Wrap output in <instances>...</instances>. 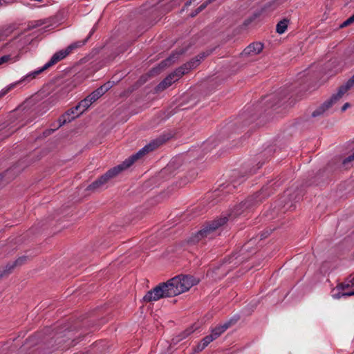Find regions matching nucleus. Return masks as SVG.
I'll return each instance as SVG.
<instances>
[{"instance_id":"nucleus-23","label":"nucleus","mask_w":354,"mask_h":354,"mask_svg":"<svg viewBox=\"0 0 354 354\" xmlns=\"http://www.w3.org/2000/svg\"><path fill=\"white\" fill-rule=\"evenodd\" d=\"M354 84V75L352 76V77L344 84V86L347 88L348 90L350 88H351Z\"/></svg>"},{"instance_id":"nucleus-4","label":"nucleus","mask_w":354,"mask_h":354,"mask_svg":"<svg viewBox=\"0 0 354 354\" xmlns=\"http://www.w3.org/2000/svg\"><path fill=\"white\" fill-rule=\"evenodd\" d=\"M253 205V199L248 198L235 206L230 212L226 215H222L216 220L205 225L196 234V239L200 240L203 238L212 239L219 234V228L229 220L232 221L238 216L242 215L245 211Z\"/></svg>"},{"instance_id":"nucleus-20","label":"nucleus","mask_w":354,"mask_h":354,"mask_svg":"<svg viewBox=\"0 0 354 354\" xmlns=\"http://www.w3.org/2000/svg\"><path fill=\"white\" fill-rule=\"evenodd\" d=\"M354 22V15L349 17L348 19H346L341 26L340 27L343 28L346 26H348L351 23Z\"/></svg>"},{"instance_id":"nucleus-26","label":"nucleus","mask_w":354,"mask_h":354,"mask_svg":"<svg viewBox=\"0 0 354 354\" xmlns=\"http://www.w3.org/2000/svg\"><path fill=\"white\" fill-rule=\"evenodd\" d=\"M25 260H26V257L19 258V259H17L15 261V265L21 264Z\"/></svg>"},{"instance_id":"nucleus-21","label":"nucleus","mask_w":354,"mask_h":354,"mask_svg":"<svg viewBox=\"0 0 354 354\" xmlns=\"http://www.w3.org/2000/svg\"><path fill=\"white\" fill-rule=\"evenodd\" d=\"M11 59L10 55H4L0 57V66L7 63Z\"/></svg>"},{"instance_id":"nucleus-29","label":"nucleus","mask_w":354,"mask_h":354,"mask_svg":"<svg viewBox=\"0 0 354 354\" xmlns=\"http://www.w3.org/2000/svg\"><path fill=\"white\" fill-rule=\"evenodd\" d=\"M211 1H212V0H208V1H207L206 3H204V4L201 5V6L199 7V8H198V9H199V10L201 11V10H202L203 9H204V8L207 6V3H209V2H211Z\"/></svg>"},{"instance_id":"nucleus-2","label":"nucleus","mask_w":354,"mask_h":354,"mask_svg":"<svg viewBox=\"0 0 354 354\" xmlns=\"http://www.w3.org/2000/svg\"><path fill=\"white\" fill-rule=\"evenodd\" d=\"M161 144L162 141L160 140H153L140 149L136 153L126 159L121 164L109 169L106 173L89 185L87 187V190L95 192L103 188L111 178L118 176L123 170L129 168L136 160L142 158L149 151L154 150Z\"/></svg>"},{"instance_id":"nucleus-10","label":"nucleus","mask_w":354,"mask_h":354,"mask_svg":"<svg viewBox=\"0 0 354 354\" xmlns=\"http://www.w3.org/2000/svg\"><path fill=\"white\" fill-rule=\"evenodd\" d=\"M166 283H162L148 291L143 297L145 302H152L159 300L163 297H170L168 288Z\"/></svg>"},{"instance_id":"nucleus-18","label":"nucleus","mask_w":354,"mask_h":354,"mask_svg":"<svg viewBox=\"0 0 354 354\" xmlns=\"http://www.w3.org/2000/svg\"><path fill=\"white\" fill-rule=\"evenodd\" d=\"M177 58H178V56H176V54H173L168 59H167L165 61L162 62L161 64H160V66L161 67H165V66H169L170 64L174 63Z\"/></svg>"},{"instance_id":"nucleus-31","label":"nucleus","mask_w":354,"mask_h":354,"mask_svg":"<svg viewBox=\"0 0 354 354\" xmlns=\"http://www.w3.org/2000/svg\"><path fill=\"white\" fill-rule=\"evenodd\" d=\"M190 3H191V2H189V3H187L186 5L189 6V5H190Z\"/></svg>"},{"instance_id":"nucleus-28","label":"nucleus","mask_w":354,"mask_h":354,"mask_svg":"<svg viewBox=\"0 0 354 354\" xmlns=\"http://www.w3.org/2000/svg\"><path fill=\"white\" fill-rule=\"evenodd\" d=\"M350 106V104L346 102L342 107V111H345Z\"/></svg>"},{"instance_id":"nucleus-22","label":"nucleus","mask_w":354,"mask_h":354,"mask_svg":"<svg viewBox=\"0 0 354 354\" xmlns=\"http://www.w3.org/2000/svg\"><path fill=\"white\" fill-rule=\"evenodd\" d=\"M43 24H44L43 21L41 20L31 22V25H29V28L30 29V28L39 27V26H41Z\"/></svg>"},{"instance_id":"nucleus-14","label":"nucleus","mask_w":354,"mask_h":354,"mask_svg":"<svg viewBox=\"0 0 354 354\" xmlns=\"http://www.w3.org/2000/svg\"><path fill=\"white\" fill-rule=\"evenodd\" d=\"M20 171L21 169H17L15 167L8 169L4 174L0 175V181H1L3 178H6L7 180L12 179L17 174L20 172Z\"/></svg>"},{"instance_id":"nucleus-27","label":"nucleus","mask_w":354,"mask_h":354,"mask_svg":"<svg viewBox=\"0 0 354 354\" xmlns=\"http://www.w3.org/2000/svg\"><path fill=\"white\" fill-rule=\"evenodd\" d=\"M349 285L354 286V274L351 275L349 277V283L347 286Z\"/></svg>"},{"instance_id":"nucleus-25","label":"nucleus","mask_w":354,"mask_h":354,"mask_svg":"<svg viewBox=\"0 0 354 354\" xmlns=\"http://www.w3.org/2000/svg\"><path fill=\"white\" fill-rule=\"evenodd\" d=\"M206 346L205 345H203V342H201L198 345H197V347H196V351H203Z\"/></svg>"},{"instance_id":"nucleus-15","label":"nucleus","mask_w":354,"mask_h":354,"mask_svg":"<svg viewBox=\"0 0 354 354\" xmlns=\"http://www.w3.org/2000/svg\"><path fill=\"white\" fill-rule=\"evenodd\" d=\"M229 326V323H225L221 326L216 327L212 330L211 335L213 336L214 339H216L228 328Z\"/></svg>"},{"instance_id":"nucleus-6","label":"nucleus","mask_w":354,"mask_h":354,"mask_svg":"<svg viewBox=\"0 0 354 354\" xmlns=\"http://www.w3.org/2000/svg\"><path fill=\"white\" fill-rule=\"evenodd\" d=\"M204 57V54L200 55L170 73L157 85L156 88V91L160 92L164 91L173 83L177 82L183 75L188 73L190 70L196 68Z\"/></svg>"},{"instance_id":"nucleus-9","label":"nucleus","mask_w":354,"mask_h":354,"mask_svg":"<svg viewBox=\"0 0 354 354\" xmlns=\"http://www.w3.org/2000/svg\"><path fill=\"white\" fill-rule=\"evenodd\" d=\"M92 104L91 100L87 97L82 100L77 106L64 113L59 120V127L70 122L82 114Z\"/></svg>"},{"instance_id":"nucleus-19","label":"nucleus","mask_w":354,"mask_h":354,"mask_svg":"<svg viewBox=\"0 0 354 354\" xmlns=\"http://www.w3.org/2000/svg\"><path fill=\"white\" fill-rule=\"evenodd\" d=\"M213 340H214V338L210 334L209 335H207L205 337H204L201 342H203V345L207 346V345Z\"/></svg>"},{"instance_id":"nucleus-12","label":"nucleus","mask_w":354,"mask_h":354,"mask_svg":"<svg viewBox=\"0 0 354 354\" xmlns=\"http://www.w3.org/2000/svg\"><path fill=\"white\" fill-rule=\"evenodd\" d=\"M263 44L261 43H252L247 46L243 51V55L252 56L260 53L263 50Z\"/></svg>"},{"instance_id":"nucleus-17","label":"nucleus","mask_w":354,"mask_h":354,"mask_svg":"<svg viewBox=\"0 0 354 354\" xmlns=\"http://www.w3.org/2000/svg\"><path fill=\"white\" fill-rule=\"evenodd\" d=\"M288 20L287 19H283L282 21H280L277 25V32L279 33V34H283L285 32V31L287 29V27H288Z\"/></svg>"},{"instance_id":"nucleus-30","label":"nucleus","mask_w":354,"mask_h":354,"mask_svg":"<svg viewBox=\"0 0 354 354\" xmlns=\"http://www.w3.org/2000/svg\"><path fill=\"white\" fill-rule=\"evenodd\" d=\"M191 332L186 333V334L183 336V338L185 337L187 335H189Z\"/></svg>"},{"instance_id":"nucleus-7","label":"nucleus","mask_w":354,"mask_h":354,"mask_svg":"<svg viewBox=\"0 0 354 354\" xmlns=\"http://www.w3.org/2000/svg\"><path fill=\"white\" fill-rule=\"evenodd\" d=\"M198 283V280L192 276L179 275L168 280L165 286L168 288L170 296L174 297L187 291Z\"/></svg>"},{"instance_id":"nucleus-16","label":"nucleus","mask_w":354,"mask_h":354,"mask_svg":"<svg viewBox=\"0 0 354 354\" xmlns=\"http://www.w3.org/2000/svg\"><path fill=\"white\" fill-rule=\"evenodd\" d=\"M88 38H89V37H88L86 39H85L84 40L77 41L71 44L69 46H67L68 50L70 51V53H71L73 50H75L79 48H81L86 43Z\"/></svg>"},{"instance_id":"nucleus-13","label":"nucleus","mask_w":354,"mask_h":354,"mask_svg":"<svg viewBox=\"0 0 354 354\" xmlns=\"http://www.w3.org/2000/svg\"><path fill=\"white\" fill-rule=\"evenodd\" d=\"M343 285L337 286L336 288L332 290V297L336 299H340L342 297H349L354 295V291L343 292Z\"/></svg>"},{"instance_id":"nucleus-8","label":"nucleus","mask_w":354,"mask_h":354,"mask_svg":"<svg viewBox=\"0 0 354 354\" xmlns=\"http://www.w3.org/2000/svg\"><path fill=\"white\" fill-rule=\"evenodd\" d=\"M347 91L348 89L344 85L339 87L336 94L333 95L329 100L324 102L312 113V117L315 118L324 115L339 102Z\"/></svg>"},{"instance_id":"nucleus-3","label":"nucleus","mask_w":354,"mask_h":354,"mask_svg":"<svg viewBox=\"0 0 354 354\" xmlns=\"http://www.w3.org/2000/svg\"><path fill=\"white\" fill-rule=\"evenodd\" d=\"M161 144L162 141L160 140H153L140 149L136 153L126 159L121 164L109 169L106 173L89 185L87 187V190L95 192L103 188L111 178L118 176L123 170L129 168L136 160L142 158L149 151L154 150Z\"/></svg>"},{"instance_id":"nucleus-1","label":"nucleus","mask_w":354,"mask_h":354,"mask_svg":"<svg viewBox=\"0 0 354 354\" xmlns=\"http://www.w3.org/2000/svg\"><path fill=\"white\" fill-rule=\"evenodd\" d=\"M161 144L162 141L160 140H153L140 149L136 153L126 159L121 164L109 169L106 173L89 185L87 187V190L95 192L103 188L111 178L118 176L123 170L129 168L136 160L142 158L149 151L154 150Z\"/></svg>"},{"instance_id":"nucleus-11","label":"nucleus","mask_w":354,"mask_h":354,"mask_svg":"<svg viewBox=\"0 0 354 354\" xmlns=\"http://www.w3.org/2000/svg\"><path fill=\"white\" fill-rule=\"evenodd\" d=\"M113 86V83L111 82H107L93 93H91L87 97L91 100V102L93 104L97 99H99L102 95H103L106 91H108Z\"/></svg>"},{"instance_id":"nucleus-5","label":"nucleus","mask_w":354,"mask_h":354,"mask_svg":"<svg viewBox=\"0 0 354 354\" xmlns=\"http://www.w3.org/2000/svg\"><path fill=\"white\" fill-rule=\"evenodd\" d=\"M69 54H71V53H70V51L68 50L67 47L65 49H62V50H60L56 52L51 57L50 59L47 63H46L41 68L29 73L26 75L21 77L19 81L13 82L10 84L8 85L3 89H1L0 91V97L4 96L9 91H10L11 90L16 88L17 85H19L21 83H24V82H26V83L30 82V81H32V80L36 78V77L37 75H39L40 73H41L44 71L47 70L50 67L53 66L58 62L64 59Z\"/></svg>"},{"instance_id":"nucleus-24","label":"nucleus","mask_w":354,"mask_h":354,"mask_svg":"<svg viewBox=\"0 0 354 354\" xmlns=\"http://www.w3.org/2000/svg\"><path fill=\"white\" fill-rule=\"evenodd\" d=\"M353 160H354V153L352 155L348 156L346 158H345L343 160L342 163H343V165H346L347 163H348Z\"/></svg>"}]
</instances>
